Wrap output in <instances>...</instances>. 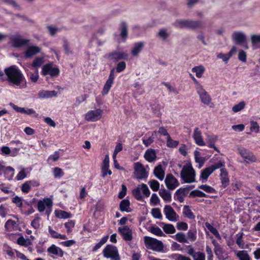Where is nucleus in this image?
Masks as SVG:
<instances>
[{
  "mask_svg": "<svg viewBox=\"0 0 260 260\" xmlns=\"http://www.w3.org/2000/svg\"><path fill=\"white\" fill-rule=\"evenodd\" d=\"M17 243L19 245L23 246L25 247H27L29 245H31V242L30 240L28 239H24L23 236H21L18 238Z\"/></svg>",
  "mask_w": 260,
  "mask_h": 260,
  "instance_id": "obj_34",
  "label": "nucleus"
},
{
  "mask_svg": "<svg viewBox=\"0 0 260 260\" xmlns=\"http://www.w3.org/2000/svg\"><path fill=\"white\" fill-rule=\"evenodd\" d=\"M251 41L253 45L260 43V34L252 35L251 36Z\"/></svg>",
  "mask_w": 260,
  "mask_h": 260,
  "instance_id": "obj_63",
  "label": "nucleus"
},
{
  "mask_svg": "<svg viewBox=\"0 0 260 260\" xmlns=\"http://www.w3.org/2000/svg\"><path fill=\"white\" fill-rule=\"evenodd\" d=\"M151 189L154 191H157L159 188V183L156 180H151L148 182Z\"/></svg>",
  "mask_w": 260,
  "mask_h": 260,
  "instance_id": "obj_38",
  "label": "nucleus"
},
{
  "mask_svg": "<svg viewBox=\"0 0 260 260\" xmlns=\"http://www.w3.org/2000/svg\"><path fill=\"white\" fill-rule=\"evenodd\" d=\"M243 233L242 232L239 233L236 235L237 240L236 243L240 248H244V242L242 240Z\"/></svg>",
  "mask_w": 260,
  "mask_h": 260,
  "instance_id": "obj_39",
  "label": "nucleus"
},
{
  "mask_svg": "<svg viewBox=\"0 0 260 260\" xmlns=\"http://www.w3.org/2000/svg\"><path fill=\"white\" fill-rule=\"evenodd\" d=\"M102 114L103 110L100 109L90 110L85 114V119L88 121H96L101 119Z\"/></svg>",
  "mask_w": 260,
  "mask_h": 260,
  "instance_id": "obj_9",
  "label": "nucleus"
},
{
  "mask_svg": "<svg viewBox=\"0 0 260 260\" xmlns=\"http://www.w3.org/2000/svg\"><path fill=\"white\" fill-rule=\"evenodd\" d=\"M144 242L147 248L156 251H161L163 250L164 245L161 241L156 239L146 236L144 237Z\"/></svg>",
  "mask_w": 260,
  "mask_h": 260,
  "instance_id": "obj_5",
  "label": "nucleus"
},
{
  "mask_svg": "<svg viewBox=\"0 0 260 260\" xmlns=\"http://www.w3.org/2000/svg\"><path fill=\"white\" fill-rule=\"evenodd\" d=\"M115 68H113L110 73L109 76L108 77V79L106 82V83L104 85V88L102 90V94L103 95H106L107 94L109 90L110 89L113 83V81L115 78Z\"/></svg>",
  "mask_w": 260,
  "mask_h": 260,
  "instance_id": "obj_14",
  "label": "nucleus"
},
{
  "mask_svg": "<svg viewBox=\"0 0 260 260\" xmlns=\"http://www.w3.org/2000/svg\"><path fill=\"white\" fill-rule=\"evenodd\" d=\"M179 142L178 141L173 140L170 136L168 135L167 137V145L168 147L170 148H174L178 146Z\"/></svg>",
  "mask_w": 260,
  "mask_h": 260,
  "instance_id": "obj_44",
  "label": "nucleus"
},
{
  "mask_svg": "<svg viewBox=\"0 0 260 260\" xmlns=\"http://www.w3.org/2000/svg\"><path fill=\"white\" fill-rule=\"evenodd\" d=\"M192 71L196 73L198 78H201L205 71V68L202 66H196L192 69Z\"/></svg>",
  "mask_w": 260,
  "mask_h": 260,
  "instance_id": "obj_30",
  "label": "nucleus"
},
{
  "mask_svg": "<svg viewBox=\"0 0 260 260\" xmlns=\"http://www.w3.org/2000/svg\"><path fill=\"white\" fill-rule=\"evenodd\" d=\"M192 137L195 141L196 144L199 146H203L205 145V143L203 140L202 136V133L199 130V128L196 127L194 128Z\"/></svg>",
  "mask_w": 260,
  "mask_h": 260,
  "instance_id": "obj_19",
  "label": "nucleus"
},
{
  "mask_svg": "<svg viewBox=\"0 0 260 260\" xmlns=\"http://www.w3.org/2000/svg\"><path fill=\"white\" fill-rule=\"evenodd\" d=\"M190 196L193 197H206V194L203 192L199 190H194L192 191L190 193Z\"/></svg>",
  "mask_w": 260,
  "mask_h": 260,
  "instance_id": "obj_59",
  "label": "nucleus"
},
{
  "mask_svg": "<svg viewBox=\"0 0 260 260\" xmlns=\"http://www.w3.org/2000/svg\"><path fill=\"white\" fill-rule=\"evenodd\" d=\"M214 252L219 259L222 260L224 259V256L222 255L223 251L220 246L214 248Z\"/></svg>",
  "mask_w": 260,
  "mask_h": 260,
  "instance_id": "obj_48",
  "label": "nucleus"
},
{
  "mask_svg": "<svg viewBox=\"0 0 260 260\" xmlns=\"http://www.w3.org/2000/svg\"><path fill=\"white\" fill-rule=\"evenodd\" d=\"M180 175L181 178L186 183H192L195 181V172L191 165L184 166Z\"/></svg>",
  "mask_w": 260,
  "mask_h": 260,
  "instance_id": "obj_3",
  "label": "nucleus"
},
{
  "mask_svg": "<svg viewBox=\"0 0 260 260\" xmlns=\"http://www.w3.org/2000/svg\"><path fill=\"white\" fill-rule=\"evenodd\" d=\"M238 152L242 157L246 161L255 162L256 158L253 153L244 147H240L238 148Z\"/></svg>",
  "mask_w": 260,
  "mask_h": 260,
  "instance_id": "obj_11",
  "label": "nucleus"
},
{
  "mask_svg": "<svg viewBox=\"0 0 260 260\" xmlns=\"http://www.w3.org/2000/svg\"><path fill=\"white\" fill-rule=\"evenodd\" d=\"M4 73L6 76V80L10 85L19 87L20 88L26 87L25 77L21 71L16 66H12L6 68Z\"/></svg>",
  "mask_w": 260,
  "mask_h": 260,
  "instance_id": "obj_1",
  "label": "nucleus"
},
{
  "mask_svg": "<svg viewBox=\"0 0 260 260\" xmlns=\"http://www.w3.org/2000/svg\"><path fill=\"white\" fill-rule=\"evenodd\" d=\"M13 202L16 204V205L19 207L21 208L22 206V200L21 198L18 196H15L12 200Z\"/></svg>",
  "mask_w": 260,
  "mask_h": 260,
  "instance_id": "obj_61",
  "label": "nucleus"
},
{
  "mask_svg": "<svg viewBox=\"0 0 260 260\" xmlns=\"http://www.w3.org/2000/svg\"><path fill=\"white\" fill-rule=\"evenodd\" d=\"M208 143H209V147L210 148H214V150L218 151L217 148L215 146L214 143L217 141V137L215 136H208Z\"/></svg>",
  "mask_w": 260,
  "mask_h": 260,
  "instance_id": "obj_37",
  "label": "nucleus"
},
{
  "mask_svg": "<svg viewBox=\"0 0 260 260\" xmlns=\"http://www.w3.org/2000/svg\"><path fill=\"white\" fill-rule=\"evenodd\" d=\"M9 212V209L7 206L2 205L0 206V216L3 218L6 217V215Z\"/></svg>",
  "mask_w": 260,
  "mask_h": 260,
  "instance_id": "obj_49",
  "label": "nucleus"
},
{
  "mask_svg": "<svg viewBox=\"0 0 260 260\" xmlns=\"http://www.w3.org/2000/svg\"><path fill=\"white\" fill-rule=\"evenodd\" d=\"M109 168V157L108 155H106L102 162V176L105 178L107 174L111 175L112 171Z\"/></svg>",
  "mask_w": 260,
  "mask_h": 260,
  "instance_id": "obj_18",
  "label": "nucleus"
},
{
  "mask_svg": "<svg viewBox=\"0 0 260 260\" xmlns=\"http://www.w3.org/2000/svg\"><path fill=\"white\" fill-rule=\"evenodd\" d=\"M176 27L195 30L205 27V23L199 20L178 19L174 23Z\"/></svg>",
  "mask_w": 260,
  "mask_h": 260,
  "instance_id": "obj_2",
  "label": "nucleus"
},
{
  "mask_svg": "<svg viewBox=\"0 0 260 260\" xmlns=\"http://www.w3.org/2000/svg\"><path fill=\"white\" fill-rule=\"evenodd\" d=\"M1 1L5 4L11 5L15 8L20 9V6L16 2L15 0H1Z\"/></svg>",
  "mask_w": 260,
  "mask_h": 260,
  "instance_id": "obj_52",
  "label": "nucleus"
},
{
  "mask_svg": "<svg viewBox=\"0 0 260 260\" xmlns=\"http://www.w3.org/2000/svg\"><path fill=\"white\" fill-rule=\"evenodd\" d=\"M183 213L185 216L188 218L190 219H194L195 216L189 209L188 206H185L183 208Z\"/></svg>",
  "mask_w": 260,
  "mask_h": 260,
  "instance_id": "obj_33",
  "label": "nucleus"
},
{
  "mask_svg": "<svg viewBox=\"0 0 260 260\" xmlns=\"http://www.w3.org/2000/svg\"><path fill=\"white\" fill-rule=\"evenodd\" d=\"M236 256L240 260H250V256L247 251L241 250L236 252Z\"/></svg>",
  "mask_w": 260,
  "mask_h": 260,
  "instance_id": "obj_32",
  "label": "nucleus"
},
{
  "mask_svg": "<svg viewBox=\"0 0 260 260\" xmlns=\"http://www.w3.org/2000/svg\"><path fill=\"white\" fill-rule=\"evenodd\" d=\"M129 202L127 200H123L121 201L119 205L120 209L121 211H126L128 212L130 211L129 209Z\"/></svg>",
  "mask_w": 260,
  "mask_h": 260,
  "instance_id": "obj_31",
  "label": "nucleus"
},
{
  "mask_svg": "<svg viewBox=\"0 0 260 260\" xmlns=\"http://www.w3.org/2000/svg\"><path fill=\"white\" fill-rule=\"evenodd\" d=\"M163 230L167 234H174L176 232L174 226L171 224H166L163 227Z\"/></svg>",
  "mask_w": 260,
  "mask_h": 260,
  "instance_id": "obj_43",
  "label": "nucleus"
},
{
  "mask_svg": "<svg viewBox=\"0 0 260 260\" xmlns=\"http://www.w3.org/2000/svg\"><path fill=\"white\" fill-rule=\"evenodd\" d=\"M223 166H224V162L220 160L216 164L209 167V168L213 172L215 170L221 168Z\"/></svg>",
  "mask_w": 260,
  "mask_h": 260,
  "instance_id": "obj_56",
  "label": "nucleus"
},
{
  "mask_svg": "<svg viewBox=\"0 0 260 260\" xmlns=\"http://www.w3.org/2000/svg\"><path fill=\"white\" fill-rule=\"evenodd\" d=\"M144 46V44L143 42H138L135 44L134 47L132 50V54L134 56H137L139 53L141 51L143 47Z\"/></svg>",
  "mask_w": 260,
  "mask_h": 260,
  "instance_id": "obj_27",
  "label": "nucleus"
},
{
  "mask_svg": "<svg viewBox=\"0 0 260 260\" xmlns=\"http://www.w3.org/2000/svg\"><path fill=\"white\" fill-rule=\"evenodd\" d=\"M157 36L164 40H166L169 36V34L168 32V30L166 29L162 28L160 29L158 33L157 34Z\"/></svg>",
  "mask_w": 260,
  "mask_h": 260,
  "instance_id": "obj_41",
  "label": "nucleus"
},
{
  "mask_svg": "<svg viewBox=\"0 0 260 260\" xmlns=\"http://www.w3.org/2000/svg\"><path fill=\"white\" fill-rule=\"evenodd\" d=\"M193 260H205V255L201 252H197L194 255Z\"/></svg>",
  "mask_w": 260,
  "mask_h": 260,
  "instance_id": "obj_64",
  "label": "nucleus"
},
{
  "mask_svg": "<svg viewBox=\"0 0 260 260\" xmlns=\"http://www.w3.org/2000/svg\"><path fill=\"white\" fill-rule=\"evenodd\" d=\"M150 232L158 236H165V234L162 232V231L161 230L160 228L158 227H151L150 229Z\"/></svg>",
  "mask_w": 260,
  "mask_h": 260,
  "instance_id": "obj_51",
  "label": "nucleus"
},
{
  "mask_svg": "<svg viewBox=\"0 0 260 260\" xmlns=\"http://www.w3.org/2000/svg\"><path fill=\"white\" fill-rule=\"evenodd\" d=\"M53 174L55 178H60L64 175L62 169L58 167L54 168Z\"/></svg>",
  "mask_w": 260,
  "mask_h": 260,
  "instance_id": "obj_53",
  "label": "nucleus"
},
{
  "mask_svg": "<svg viewBox=\"0 0 260 260\" xmlns=\"http://www.w3.org/2000/svg\"><path fill=\"white\" fill-rule=\"evenodd\" d=\"M120 36L124 40L126 39L127 36V26L125 23L122 22L121 24V32Z\"/></svg>",
  "mask_w": 260,
  "mask_h": 260,
  "instance_id": "obj_46",
  "label": "nucleus"
},
{
  "mask_svg": "<svg viewBox=\"0 0 260 260\" xmlns=\"http://www.w3.org/2000/svg\"><path fill=\"white\" fill-rule=\"evenodd\" d=\"M250 129L251 131H254L255 133L259 132V126L256 121H250Z\"/></svg>",
  "mask_w": 260,
  "mask_h": 260,
  "instance_id": "obj_57",
  "label": "nucleus"
},
{
  "mask_svg": "<svg viewBox=\"0 0 260 260\" xmlns=\"http://www.w3.org/2000/svg\"><path fill=\"white\" fill-rule=\"evenodd\" d=\"M49 232L52 238L60 239H67V237L64 235H61L49 227Z\"/></svg>",
  "mask_w": 260,
  "mask_h": 260,
  "instance_id": "obj_35",
  "label": "nucleus"
},
{
  "mask_svg": "<svg viewBox=\"0 0 260 260\" xmlns=\"http://www.w3.org/2000/svg\"><path fill=\"white\" fill-rule=\"evenodd\" d=\"M42 74L44 75H50L51 76H58L59 70L57 68H53L51 64H46L43 67Z\"/></svg>",
  "mask_w": 260,
  "mask_h": 260,
  "instance_id": "obj_15",
  "label": "nucleus"
},
{
  "mask_svg": "<svg viewBox=\"0 0 260 260\" xmlns=\"http://www.w3.org/2000/svg\"><path fill=\"white\" fill-rule=\"evenodd\" d=\"M194 155L196 161L199 163L200 166L203 165L204 164V159L201 156L200 152L197 150H195L194 152Z\"/></svg>",
  "mask_w": 260,
  "mask_h": 260,
  "instance_id": "obj_47",
  "label": "nucleus"
},
{
  "mask_svg": "<svg viewBox=\"0 0 260 260\" xmlns=\"http://www.w3.org/2000/svg\"><path fill=\"white\" fill-rule=\"evenodd\" d=\"M141 192L143 193L145 197H148L150 196V191L147 185L144 183L139 185L132 191L133 196L139 201L142 200L143 198Z\"/></svg>",
  "mask_w": 260,
  "mask_h": 260,
  "instance_id": "obj_7",
  "label": "nucleus"
},
{
  "mask_svg": "<svg viewBox=\"0 0 260 260\" xmlns=\"http://www.w3.org/2000/svg\"><path fill=\"white\" fill-rule=\"evenodd\" d=\"M41 51V48L36 45L28 46L24 52L25 56L31 58Z\"/></svg>",
  "mask_w": 260,
  "mask_h": 260,
  "instance_id": "obj_17",
  "label": "nucleus"
},
{
  "mask_svg": "<svg viewBox=\"0 0 260 260\" xmlns=\"http://www.w3.org/2000/svg\"><path fill=\"white\" fill-rule=\"evenodd\" d=\"M153 174L155 177L159 180H162L164 179L165 172L161 164H159L154 168Z\"/></svg>",
  "mask_w": 260,
  "mask_h": 260,
  "instance_id": "obj_23",
  "label": "nucleus"
},
{
  "mask_svg": "<svg viewBox=\"0 0 260 260\" xmlns=\"http://www.w3.org/2000/svg\"><path fill=\"white\" fill-rule=\"evenodd\" d=\"M44 62V59L43 57H38L36 58L32 63V66L37 69L40 67Z\"/></svg>",
  "mask_w": 260,
  "mask_h": 260,
  "instance_id": "obj_45",
  "label": "nucleus"
},
{
  "mask_svg": "<svg viewBox=\"0 0 260 260\" xmlns=\"http://www.w3.org/2000/svg\"><path fill=\"white\" fill-rule=\"evenodd\" d=\"M134 177L137 179H145L148 176V172L146 171L143 165L140 162H137L134 164Z\"/></svg>",
  "mask_w": 260,
  "mask_h": 260,
  "instance_id": "obj_6",
  "label": "nucleus"
},
{
  "mask_svg": "<svg viewBox=\"0 0 260 260\" xmlns=\"http://www.w3.org/2000/svg\"><path fill=\"white\" fill-rule=\"evenodd\" d=\"M199 188L209 193H213L215 191L213 188L207 185H201Z\"/></svg>",
  "mask_w": 260,
  "mask_h": 260,
  "instance_id": "obj_60",
  "label": "nucleus"
},
{
  "mask_svg": "<svg viewBox=\"0 0 260 260\" xmlns=\"http://www.w3.org/2000/svg\"><path fill=\"white\" fill-rule=\"evenodd\" d=\"M103 254L105 257L110 258L113 260H120L118 250L115 246L107 245L103 250Z\"/></svg>",
  "mask_w": 260,
  "mask_h": 260,
  "instance_id": "obj_8",
  "label": "nucleus"
},
{
  "mask_svg": "<svg viewBox=\"0 0 260 260\" xmlns=\"http://www.w3.org/2000/svg\"><path fill=\"white\" fill-rule=\"evenodd\" d=\"M231 186L234 191L239 190L242 186V183L238 180L235 179L233 180Z\"/></svg>",
  "mask_w": 260,
  "mask_h": 260,
  "instance_id": "obj_42",
  "label": "nucleus"
},
{
  "mask_svg": "<svg viewBox=\"0 0 260 260\" xmlns=\"http://www.w3.org/2000/svg\"><path fill=\"white\" fill-rule=\"evenodd\" d=\"M47 29L49 31V34L52 36H55L59 31V29L57 27L53 26H47Z\"/></svg>",
  "mask_w": 260,
  "mask_h": 260,
  "instance_id": "obj_62",
  "label": "nucleus"
},
{
  "mask_svg": "<svg viewBox=\"0 0 260 260\" xmlns=\"http://www.w3.org/2000/svg\"><path fill=\"white\" fill-rule=\"evenodd\" d=\"M127 56L126 53L120 52H113L109 54L108 58L110 59L119 60L124 59Z\"/></svg>",
  "mask_w": 260,
  "mask_h": 260,
  "instance_id": "obj_26",
  "label": "nucleus"
},
{
  "mask_svg": "<svg viewBox=\"0 0 260 260\" xmlns=\"http://www.w3.org/2000/svg\"><path fill=\"white\" fill-rule=\"evenodd\" d=\"M197 92L199 95L202 103L204 105L213 107V103L212 102V99L210 95L207 91L200 84L196 86Z\"/></svg>",
  "mask_w": 260,
  "mask_h": 260,
  "instance_id": "obj_4",
  "label": "nucleus"
},
{
  "mask_svg": "<svg viewBox=\"0 0 260 260\" xmlns=\"http://www.w3.org/2000/svg\"><path fill=\"white\" fill-rule=\"evenodd\" d=\"M118 231L122 235L124 240L131 241L132 240V232L127 226H124L122 228H119Z\"/></svg>",
  "mask_w": 260,
  "mask_h": 260,
  "instance_id": "obj_20",
  "label": "nucleus"
},
{
  "mask_svg": "<svg viewBox=\"0 0 260 260\" xmlns=\"http://www.w3.org/2000/svg\"><path fill=\"white\" fill-rule=\"evenodd\" d=\"M27 75L29 77V79L33 82H36L39 77L38 71L37 70H35L33 72H29Z\"/></svg>",
  "mask_w": 260,
  "mask_h": 260,
  "instance_id": "obj_40",
  "label": "nucleus"
},
{
  "mask_svg": "<svg viewBox=\"0 0 260 260\" xmlns=\"http://www.w3.org/2000/svg\"><path fill=\"white\" fill-rule=\"evenodd\" d=\"M17 226L16 223L15 221L9 219L5 223V228L7 231L11 232L16 229Z\"/></svg>",
  "mask_w": 260,
  "mask_h": 260,
  "instance_id": "obj_28",
  "label": "nucleus"
},
{
  "mask_svg": "<svg viewBox=\"0 0 260 260\" xmlns=\"http://www.w3.org/2000/svg\"><path fill=\"white\" fill-rule=\"evenodd\" d=\"M220 174V179L221 183V186L225 188L229 184V178L228 173L225 169H221Z\"/></svg>",
  "mask_w": 260,
  "mask_h": 260,
  "instance_id": "obj_21",
  "label": "nucleus"
},
{
  "mask_svg": "<svg viewBox=\"0 0 260 260\" xmlns=\"http://www.w3.org/2000/svg\"><path fill=\"white\" fill-rule=\"evenodd\" d=\"M64 226L67 229V232L70 233L75 226V222L73 220H70L64 224Z\"/></svg>",
  "mask_w": 260,
  "mask_h": 260,
  "instance_id": "obj_58",
  "label": "nucleus"
},
{
  "mask_svg": "<svg viewBox=\"0 0 260 260\" xmlns=\"http://www.w3.org/2000/svg\"><path fill=\"white\" fill-rule=\"evenodd\" d=\"M47 251L49 253L59 257H62L63 255V251L60 248L53 244L47 249Z\"/></svg>",
  "mask_w": 260,
  "mask_h": 260,
  "instance_id": "obj_24",
  "label": "nucleus"
},
{
  "mask_svg": "<svg viewBox=\"0 0 260 260\" xmlns=\"http://www.w3.org/2000/svg\"><path fill=\"white\" fill-rule=\"evenodd\" d=\"M151 214L155 218L161 219L162 215L160 210L158 208H153L151 210Z\"/></svg>",
  "mask_w": 260,
  "mask_h": 260,
  "instance_id": "obj_50",
  "label": "nucleus"
},
{
  "mask_svg": "<svg viewBox=\"0 0 260 260\" xmlns=\"http://www.w3.org/2000/svg\"><path fill=\"white\" fill-rule=\"evenodd\" d=\"M176 240L181 243H186L187 242V240L185 238V236L182 233H178L176 235Z\"/></svg>",
  "mask_w": 260,
  "mask_h": 260,
  "instance_id": "obj_55",
  "label": "nucleus"
},
{
  "mask_svg": "<svg viewBox=\"0 0 260 260\" xmlns=\"http://www.w3.org/2000/svg\"><path fill=\"white\" fill-rule=\"evenodd\" d=\"M164 212L166 217L169 221H176L178 220L179 216L171 206L166 205L164 207Z\"/></svg>",
  "mask_w": 260,
  "mask_h": 260,
  "instance_id": "obj_12",
  "label": "nucleus"
},
{
  "mask_svg": "<svg viewBox=\"0 0 260 260\" xmlns=\"http://www.w3.org/2000/svg\"><path fill=\"white\" fill-rule=\"evenodd\" d=\"M159 194L166 203H170L172 200V196L170 191L165 188H161L159 191Z\"/></svg>",
  "mask_w": 260,
  "mask_h": 260,
  "instance_id": "obj_25",
  "label": "nucleus"
},
{
  "mask_svg": "<svg viewBox=\"0 0 260 260\" xmlns=\"http://www.w3.org/2000/svg\"><path fill=\"white\" fill-rule=\"evenodd\" d=\"M232 40L238 45H242L246 40L245 34L241 31H234L232 35Z\"/></svg>",
  "mask_w": 260,
  "mask_h": 260,
  "instance_id": "obj_16",
  "label": "nucleus"
},
{
  "mask_svg": "<svg viewBox=\"0 0 260 260\" xmlns=\"http://www.w3.org/2000/svg\"><path fill=\"white\" fill-rule=\"evenodd\" d=\"M165 182L166 186L170 190L174 189L179 185L177 179L172 174L167 175Z\"/></svg>",
  "mask_w": 260,
  "mask_h": 260,
  "instance_id": "obj_13",
  "label": "nucleus"
},
{
  "mask_svg": "<svg viewBox=\"0 0 260 260\" xmlns=\"http://www.w3.org/2000/svg\"><path fill=\"white\" fill-rule=\"evenodd\" d=\"M196 234L195 230H190L187 233L188 239L191 241H194L196 240Z\"/></svg>",
  "mask_w": 260,
  "mask_h": 260,
  "instance_id": "obj_54",
  "label": "nucleus"
},
{
  "mask_svg": "<svg viewBox=\"0 0 260 260\" xmlns=\"http://www.w3.org/2000/svg\"><path fill=\"white\" fill-rule=\"evenodd\" d=\"M144 157L149 162H153L156 158L155 150L151 148L147 149L144 153Z\"/></svg>",
  "mask_w": 260,
  "mask_h": 260,
  "instance_id": "obj_22",
  "label": "nucleus"
},
{
  "mask_svg": "<svg viewBox=\"0 0 260 260\" xmlns=\"http://www.w3.org/2000/svg\"><path fill=\"white\" fill-rule=\"evenodd\" d=\"M213 172L212 171L211 169L209 167L206 168L204 169L200 176V179L202 180V182H205L207 180L208 177L211 175Z\"/></svg>",
  "mask_w": 260,
  "mask_h": 260,
  "instance_id": "obj_29",
  "label": "nucleus"
},
{
  "mask_svg": "<svg viewBox=\"0 0 260 260\" xmlns=\"http://www.w3.org/2000/svg\"><path fill=\"white\" fill-rule=\"evenodd\" d=\"M11 41L12 43L13 46L16 48H20L25 46L29 42V39H24L20 35L13 36L11 38Z\"/></svg>",
  "mask_w": 260,
  "mask_h": 260,
  "instance_id": "obj_10",
  "label": "nucleus"
},
{
  "mask_svg": "<svg viewBox=\"0 0 260 260\" xmlns=\"http://www.w3.org/2000/svg\"><path fill=\"white\" fill-rule=\"evenodd\" d=\"M246 105V103L244 101H241L238 104L234 105L232 108V111L234 113H237L239 111H241L243 110Z\"/></svg>",
  "mask_w": 260,
  "mask_h": 260,
  "instance_id": "obj_36",
  "label": "nucleus"
}]
</instances>
